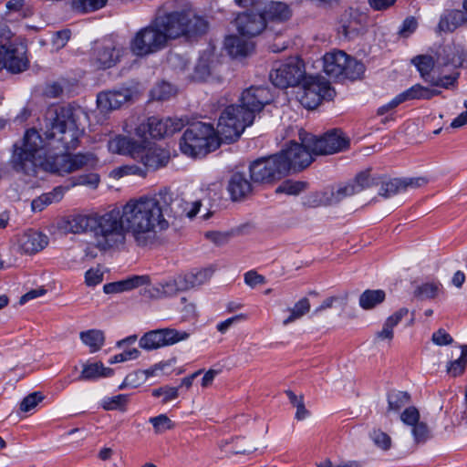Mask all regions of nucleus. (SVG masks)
<instances>
[{"label":"nucleus","instance_id":"obj_28","mask_svg":"<svg viewBox=\"0 0 467 467\" xmlns=\"http://www.w3.org/2000/svg\"><path fill=\"white\" fill-rule=\"evenodd\" d=\"M245 36H229L224 40V47L233 57H244L250 55L254 48V42L244 38Z\"/></svg>","mask_w":467,"mask_h":467},{"label":"nucleus","instance_id":"obj_36","mask_svg":"<svg viewBox=\"0 0 467 467\" xmlns=\"http://www.w3.org/2000/svg\"><path fill=\"white\" fill-rule=\"evenodd\" d=\"M386 297L385 291L381 289L365 290L359 296V306L365 310H369L381 304Z\"/></svg>","mask_w":467,"mask_h":467},{"label":"nucleus","instance_id":"obj_24","mask_svg":"<svg viewBox=\"0 0 467 467\" xmlns=\"http://www.w3.org/2000/svg\"><path fill=\"white\" fill-rule=\"evenodd\" d=\"M185 123V120L182 118L169 117L159 119L157 117H150V125H151V138L161 139L165 136L172 135L181 130Z\"/></svg>","mask_w":467,"mask_h":467},{"label":"nucleus","instance_id":"obj_50","mask_svg":"<svg viewBox=\"0 0 467 467\" xmlns=\"http://www.w3.org/2000/svg\"><path fill=\"white\" fill-rule=\"evenodd\" d=\"M43 400L44 395L41 392L36 391L30 393L21 401L20 410L24 412H28L31 410L35 409L37 406V404L41 402Z\"/></svg>","mask_w":467,"mask_h":467},{"label":"nucleus","instance_id":"obj_30","mask_svg":"<svg viewBox=\"0 0 467 467\" xmlns=\"http://www.w3.org/2000/svg\"><path fill=\"white\" fill-rule=\"evenodd\" d=\"M149 283L150 277L148 275H135L126 280L106 284L103 286V290L106 294L120 293L143 285H148Z\"/></svg>","mask_w":467,"mask_h":467},{"label":"nucleus","instance_id":"obj_1","mask_svg":"<svg viewBox=\"0 0 467 467\" xmlns=\"http://www.w3.org/2000/svg\"><path fill=\"white\" fill-rule=\"evenodd\" d=\"M80 108L71 105L47 108L41 123V133L28 130L21 145H15L11 158L13 170L24 176L36 177L39 170L63 175L82 168L94 167L92 153L66 154L76 149L82 130Z\"/></svg>","mask_w":467,"mask_h":467},{"label":"nucleus","instance_id":"obj_38","mask_svg":"<svg viewBox=\"0 0 467 467\" xmlns=\"http://www.w3.org/2000/svg\"><path fill=\"white\" fill-rule=\"evenodd\" d=\"M62 189L59 187L55 188L52 192L44 193L39 197L34 199L31 203V208L34 212H41L52 202L60 201L62 199Z\"/></svg>","mask_w":467,"mask_h":467},{"label":"nucleus","instance_id":"obj_55","mask_svg":"<svg viewBox=\"0 0 467 467\" xmlns=\"http://www.w3.org/2000/svg\"><path fill=\"white\" fill-rule=\"evenodd\" d=\"M204 236L206 239L211 241L216 245H224L227 244L232 236V234L228 232H216V231H210L206 232L204 234Z\"/></svg>","mask_w":467,"mask_h":467},{"label":"nucleus","instance_id":"obj_9","mask_svg":"<svg viewBox=\"0 0 467 467\" xmlns=\"http://www.w3.org/2000/svg\"><path fill=\"white\" fill-rule=\"evenodd\" d=\"M334 96L335 90L329 82L319 76L306 77L298 91L299 102L309 109H316L323 99H332Z\"/></svg>","mask_w":467,"mask_h":467},{"label":"nucleus","instance_id":"obj_39","mask_svg":"<svg viewBox=\"0 0 467 467\" xmlns=\"http://www.w3.org/2000/svg\"><path fill=\"white\" fill-rule=\"evenodd\" d=\"M82 342L90 348L91 352L99 350L105 341V337L102 331L98 329H90L80 333Z\"/></svg>","mask_w":467,"mask_h":467},{"label":"nucleus","instance_id":"obj_52","mask_svg":"<svg viewBox=\"0 0 467 467\" xmlns=\"http://www.w3.org/2000/svg\"><path fill=\"white\" fill-rule=\"evenodd\" d=\"M174 92V88L171 84L162 82L152 90V96L158 100H165L171 97Z\"/></svg>","mask_w":467,"mask_h":467},{"label":"nucleus","instance_id":"obj_64","mask_svg":"<svg viewBox=\"0 0 467 467\" xmlns=\"http://www.w3.org/2000/svg\"><path fill=\"white\" fill-rule=\"evenodd\" d=\"M317 467H363L361 462L358 461H344L338 464H333L329 459H326L324 462L317 464Z\"/></svg>","mask_w":467,"mask_h":467},{"label":"nucleus","instance_id":"obj_47","mask_svg":"<svg viewBox=\"0 0 467 467\" xmlns=\"http://www.w3.org/2000/svg\"><path fill=\"white\" fill-rule=\"evenodd\" d=\"M149 421L152 424L156 434L163 433L174 427L173 422L166 414H160L156 417H151Z\"/></svg>","mask_w":467,"mask_h":467},{"label":"nucleus","instance_id":"obj_23","mask_svg":"<svg viewBox=\"0 0 467 467\" xmlns=\"http://www.w3.org/2000/svg\"><path fill=\"white\" fill-rule=\"evenodd\" d=\"M137 161H140L148 170H158L167 165L170 161V152L159 147L146 148L141 143Z\"/></svg>","mask_w":467,"mask_h":467},{"label":"nucleus","instance_id":"obj_59","mask_svg":"<svg viewBox=\"0 0 467 467\" xmlns=\"http://www.w3.org/2000/svg\"><path fill=\"white\" fill-rule=\"evenodd\" d=\"M135 134L141 140L139 141L145 145L148 135L151 137V125H150V118L147 121L140 123L135 129Z\"/></svg>","mask_w":467,"mask_h":467},{"label":"nucleus","instance_id":"obj_16","mask_svg":"<svg viewBox=\"0 0 467 467\" xmlns=\"http://www.w3.org/2000/svg\"><path fill=\"white\" fill-rule=\"evenodd\" d=\"M273 95L270 90L262 86L250 87L245 89L239 99V107H242L246 112H250L254 119L256 114L261 112L265 105L271 103Z\"/></svg>","mask_w":467,"mask_h":467},{"label":"nucleus","instance_id":"obj_8","mask_svg":"<svg viewBox=\"0 0 467 467\" xmlns=\"http://www.w3.org/2000/svg\"><path fill=\"white\" fill-rule=\"evenodd\" d=\"M167 45L165 34L156 26L154 17L148 26L134 34L130 40L129 47L134 56L144 57L164 49Z\"/></svg>","mask_w":467,"mask_h":467},{"label":"nucleus","instance_id":"obj_7","mask_svg":"<svg viewBox=\"0 0 467 467\" xmlns=\"http://www.w3.org/2000/svg\"><path fill=\"white\" fill-rule=\"evenodd\" d=\"M323 71L335 80H356L364 72V65L342 50H333L323 56Z\"/></svg>","mask_w":467,"mask_h":467},{"label":"nucleus","instance_id":"obj_15","mask_svg":"<svg viewBox=\"0 0 467 467\" xmlns=\"http://www.w3.org/2000/svg\"><path fill=\"white\" fill-rule=\"evenodd\" d=\"M27 48L22 43L8 42L0 45V70L6 68L13 74L27 69L29 61Z\"/></svg>","mask_w":467,"mask_h":467},{"label":"nucleus","instance_id":"obj_11","mask_svg":"<svg viewBox=\"0 0 467 467\" xmlns=\"http://www.w3.org/2000/svg\"><path fill=\"white\" fill-rule=\"evenodd\" d=\"M305 145L311 149L314 155H328L341 151L348 147V140L338 130H332L321 137L307 134L304 137Z\"/></svg>","mask_w":467,"mask_h":467},{"label":"nucleus","instance_id":"obj_46","mask_svg":"<svg viewBox=\"0 0 467 467\" xmlns=\"http://www.w3.org/2000/svg\"><path fill=\"white\" fill-rule=\"evenodd\" d=\"M404 191V184L401 182L400 179H393L388 182H384L379 189V195L384 198H389L397 193Z\"/></svg>","mask_w":467,"mask_h":467},{"label":"nucleus","instance_id":"obj_14","mask_svg":"<svg viewBox=\"0 0 467 467\" xmlns=\"http://www.w3.org/2000/svg\"><path fill=\"white\" fill-rule=\"evenodd\" d=\"M286 166L280 162L276 154L259 159L250 165V176L254 182H272L286 176Z\"/></svg>","mask_w":467,"mask_h":467},{"label":"nucleus","instance_id":"obj_26","mask_svg":"<svg viewBox=\"0 0 467 467\" xmlns=\"http://www.w3.org/2000/svg\"><path fill=\"white\" fill-rule=\"evenodd\" d=\"M108 148L112 153L128 155L137 160L141 150V143L131 138L119 135L109 140Z\"/></svg>","mask_w":467,"mask_h":467},{"label":"nucleus","instance_id":"obj_61","mask_svg":"<svg viewBox=\"0 0 467 467\" xmlns=\"http://www.w3.org/2000/svg\"><path fill=\"white\" fill-rule=\"evenodd\" d=\"M432 342L438 346H445L452 343L453 339L444 329L440 328L432 335Z\"/></svg>","mask_w":467,"mask_h":467},{"label":"nucleus","instance_id":"obj_34","mask_svg":"<svg viewBox=\"0 0 467 467\" xmlns=\"http://www.w3.org/2000/svg\"><path fill=\"white\" fill-rule=\"evenodd\" d=\"M113 370L109 368H105L101 362L85 365L78 377V380H94L99 378L110 377Z\"/></svg>","mask_w":467,"mask_h":467},{"label":"nucleus","instance_id":"obj_58","mask_svg":"<svg viewBox=\"0 0 467 467\" xmlns=\"http://www.w3.org/2000/svg\"><path fill=\"white\" fill-rule=\"evenodd\" d=\"M418 22L414 17H407L401 24L398 34L400 35V36L406 38L416 30Z\"/></svg>","mask_w":467,"mask_h":467},{"label":"nucleus","instance_id":"obj_54","mask_svg":"<svg viewBox=\"0 0 467 467\" xmlns=\"http://www.w3.org/2000/svg\"><path fill=\"white\" fill-rule=\"evenodd\" d=\"M140 352L139 349L133 348L129 349H124L123 352L115 355L109 359L110 364L125 362L128 360L136 359L140 356Z\"/></svg>","mask_w":467,"mask_h":467},{"label":"nucleus","instance_id":"obj_21","mask_svg":"<svg viewBox=\"0 0 467 467\" xmlns=\"http://www.w3.org/2000/svg\"><path fill=\"white\" fill-rule=\"evenodd\" d=\"M237 30L242 36L253 37L259 35L265 27V18L262 14L245 12L235 18Z\"/></svg>","mask_w":467,"mask_h":467},{"label":"nucleus","instance_id":"obj_51","mask_svg":"<svg viewBox=\"0 0 467 467\" xmlns=\"http://www.w3.org/2000/svg\"><path fill=\"white\" fill-rule=\"evenodd\" d=\"M147 376H148V371H143V372L135 371V372H131V373H130V374H128L126 376L124 381L119 386V389H122L125 387L137 388L145 380Z\"/></svg>","mask_w":467,"mask_h":467},{"label":"nucleus","instance_id":"obj_33","mask_svg":"<svg viewBox=\"0 0 467 467\" xmlns=\"http://www.w3.org/2000/svg\"><path fill=\"white\" fill-rule=\"evenodd\" d=\"M464 21V14L460 10H447L440 18L438 32H452Z\"/></svg>","mask_w":467,"mask_h":467},{"label":"nucleus","instance_id":"obj_44","mask_svg":"<svg viewBox=\"0 0 467 467\" xmlns=\"http://www.w3.org/2000/svg\"><path fill=\"white\" fill-rule=\"evenodd\" d=\"M128 400V395L119 394L114 397L105 398L101 402V406L105 410H119L125 411Z\"/></svg>","mask_w":467,"mask_h":467},{"label":"nucleus","instance_id":"obj_42","mask_svg":"<svg viewBox=\"0 0 467 467\" xmlns=\"http://www.w3.org/2000/svg\"><path fill=\"white\" fill-rule=\"evenodd\" d=\"M212 273L213 272L210 269H201L183 274L184 280L187 282L186 285L188 290L201 285L208 281L212 275Z\"/></svg>","mask_w":467,"mask_h":467},{"label":"nucleus","instance_id":"obj_31","mask_svg":"<svg viewBox=\"0 0 467 467\" xmlns=\"http://www.w3.org/2000/svg\"><path fill=\"white\" fill-rule=\"evenodd\" d=\"M265 18V24L268 22H285L291 16L289 7L281 2H271L262 14Z\"/></svg>","mask_w":467,"mask_h":467},{"label":"nucleus","instance_id":"obj_41","mask_svg":"<svg viewBox=\"0 0 467 467\" xmlns=\"http://www.w3.org/2000/svg\"><path fill=\"white\" fill-rule=\"evenodd\" d=\"M442 285L439 282L424 283L414 290V296L420 299H433L441 292Z\"/></svg>","mask_w":467,"mask_h":467},{"label":"nucleus","instance_id":"obj_27","mask_svg":"<svg viewBox=\"0 0 467 467\" xmlns=\"http://www.w3.org/2000/svg\"><path fill=\"white\" fill-rule=\"evenodd\" d=\"M19 249L28 254L38 253L48 244L47 237L36 231H27L18 236Z\"/></svg>","mask_w":467,"mask_h":467},{"label":"nucleus","instance_id":"obj_48","mask_svg":"<svg viewBox=\"0 0 467 467\" xmlns=\"http://www.w3.org/2000/svg\"><path fill=\"white\" fill-rule=\"evenodd\" d=\"M306 186L303 182L285 181L275 190L277 193H286L289 195H296L303 192Z\"/></svg>","mask_w":467,"mask_h":467},{"label":"nucleus","instance_id":"obj_56","mask_svg":"<svg viewBox=\"0 0 467 467\" xmlns=\"http://www.w3.org/2000/svg\"><path fill=\"white\" fill-rule=\"evenodd\" d=\"M152 396L158 398L163 396V403H166L178 397V389L174 387H163L152 390Z\"/></svg>","mask_w":467,"mask_h":467},{"label":"nucleus","instance_id":"obj_3","mask_svg":"<svg viewBox=\"0 0 467 467\" xmlns=\"http://www.w3.org/2000/svg\"><path fill=\"white\" fill-rule=\"evenodd\" d=\"M154 17L168 42L180 37L195 39L209 30L207 19L191 9L171 10L165 4L157 9Z\"/></svg>","mask_w":467,"mask_h":467},{"label":"nucleus","instance_id":"obj_37","mask_svg":"<svg viewBox=\"0 0 467 467\" xmlns=\"http://www.w3.org/2000/svg\"><path fill=\"white\" fill-rule=\"evenodd\" d=\"M440 94L441 91L438 89H431L419 84L412 86L401 93L404 101L410 99H431Z\"/></svg>","mask_w":467,"mask_h":467},{"label":"nucleus","instance_id":"obj_63","mask_svg":"<svg viewBox=\"0 0 467 467\" xmlns=\"http://www.w3.org/2000/svg\"><path fill=\"white\" fill-rule=\"evenodd\" d=\"M70 38V31L69 30H61L57 31L54 34L52 37V42L54 47L57 49H60L66 46L67 41Z\"/></svg>","mask_w":467,"mask_h":467},{"label":"nucleus","instance_id":"obj_49","mask_svg":"<svg viewBox=\"0 0 467 467\" xmlns=\"http://www.w3.org/2000/svg\"><path fill=\"white\" fill-rule=\"evenodd\" d=\"M411 432L416 444L425 443L429 439L431 438L429 427L422 421L415 424L412 427Z\"/></svg>","mask_w":467,"mask_h":467},{"label":"nucleus","instance_id":"obj_45","mask_svg":"<svg viewBox=\"0 0 467 467\" xmlns=\"http://www.w3.org/2000/svg\"><path fill=\"white\" fill-rule=\"evenodd\" d=\"M369 438L374 445L382 451H389L391 447L392 442L390 436L380 429H373L369 432Z\"/></svg>","mask_w":467,"mask_h":467},{"label":"nucleus","instance_id":"obj_19","mask_svg":"<svg viewBox=\"0 0 467 467\" xmlns=\"http://www.w3.org/2000/svg\"><path fill=\"white\" fill-rule=\"evenodd\" d=\"M373 181L368 171L359 172L353 182L339 186L335 192H332L331 197L327 200V204L338 203L344 198L360 192L364 189L370 187L373 184Z\"/></svg>","mask_w":467,"mask_h":467},{"label":"nucleus","instance_id":"obj_6","mask_svg":"<svg viewBox=\"0 0 467 467\" xmlns=\"http://www.w3.org/2000/svg\"><path fill=\"white\" fill-rule=\"evenodd\" d=\"M254 119L237 104L226 107L220 115L215 130L221 141L233 142L253 124Z\"/></svg>","mask_w":467,"mask_h":467},{"label":"nucleus","instance_id":"obj_53","mask_svg":"<svg viewBox=\"0 0 467 467\" xmlns=\"http://www.w3.org/2000/svg\"><path fill=\"white\" fill-rule=\"evenodd\" d=\"M99 183V176L97 173H88L78 175L74 178V185H85L91 188H97Z\"/></svg>","mask_w":467,"mask_h":467},{"label":"nucleus","instance_id":"obj_10","mask_svg":"<svg viewBox=\"0 0 467 467\" xmlns=\"http://www.w3.org/2000/svg\"><path fill=\"white\" fill-rule=\"evenodd\" d=\"M305 78V65L298 57L275 64L269 74L273 85L280 88L297 86Z\"/></svg>","mask_w":467,"mask_h":467},{"label":"nucleus","instance_id":"obj_2","mask_svg":"<svg viewBox=\"0 0 467 467\" xmlns=\"http://www.w3.org/2000/svg\"><path fill=\"white\" fill-rule=\"evenodd\" d=\"M173 201L172 192L164 188L151 195L130 199L120 208L108 211L111 249L124 245L127 234L138 246L151 244L157 233L169 227Z\"/></svg>","mask_w":467,"mask_h":467},{"label":"nucleus","instance_id":"obj_4","mask_svg":"<svg viewBox=\"0 0 467 467\" xmlns=\"http://www.w3.org/2000/svg\"><path fill=\"white\" fill-rule=\"evenodd\" d=\"M108 213L89 215L78 214L65 218L60 223V229L65 233L82 234L90 232L94 246L100 251L111 249Z\"/></svg>","mask_w":467,"mask_h":467},{"label":"nucleus","instance_id":"obj_29","mask_svg":"<svg viewBox=\"0 0 467 467\" xmlns=\"http://www.w3.org/2000/svg\"><path fill=\"white\" fill-rule=\"evenodd\" d=\"M228 192L234 201H240L252 192V183L245 174L234 172L228 182Z\"/></svg>","mask_w":467,"mask_h":467},{"label":"nucleus","instance_id":"obj_18","mask_svg":"<svg viewBox=\"0 0 467 467\" xmlns=\"http://www.w3.org/2000/svg\"><path fill=\"white\" fill-rule=\"evenodd\" d=\"M367 16L358 9L346 10L339 20V32L345 38L353 39L365 31Z\"/></svg>","mask_w":467,"mask_h":467},{"label":"nucleus","instance_id":"obj_35","mask_svg":"<svg viewBox=\"0 0 467 467\" xmlns=\"http://www.w3.org/2000/svg\"><path fill=\"white\" fill-rule=\"evenodd\" d=\"M213 68V56L210 52H204L201 55L194 67L193 78L196 80H205L211 75Z\"/></svg>","mask_w":467,"mask_h":467},{"label":"nucleus","instance_id":"obj_40","mask_svg":"<svg viewBox=\"0 0 467 467\" xmlns=\"http://www.w3.org/2000/svg\"><path fill=\"white\" fill-rule=\"evenodd\" d=\"M310 310V302L306 297L297 301L292 308H288L290 315L283 321L284 326H287L296 320L301 318Z\"/></svg>","mask_w":467,"mask_h":467},{"label":"nucleus","instance_id":"obj_60","mask_svg":"<svg viewBox=\"0 0 467 467\" xmlns=\"http://www.w3.org/2000/svg\"><path fill=\"white\" fill-rule=\"evenodd\" d=\"M103 273L99 269L91 268L85 274V282L88 286H94L101 283Z\"/></svg>","mask_w":467,"mask_h":467},{"label":"nucleus","instance_id":"obj_20","mask_svg":"<svg viewBox=\"0 0 467 467\" xmlns=\"http://www.w3.org/2000/svg\"><path fill=\"white\" fill-rule=\"evenodd\" d=\"M412 62L417 67L421 77L432 86L449 88L456 83V76L448 75L439 78L430 76V72L434 66L433 58L431 56H418L412 59Z\"/></svg>","mask_w":467,"mask_h":467},{"label":"nucleus","instance_id":"obj_62","mask_svg":"<svg viewBox=\"0 0 467 467\" xmlns=\"http://www.w3.org/2000/svg\"><path fill=\"white\" fill-rule=\"evenodd\" d=\"M466 364V358H459L456 360L450 362L449 366L447 367V371L451 376L456 377L464 371Z\"/></svg>","mask_w":467,"mask_h":467},{"label":"nucleus","instance_id":"obj_17","mask_svg":"<svg viewBox=\"0 0 467 467\" xmlns=\"http://www.w3.org/2000/svg\"><path fill=\"white\" fill-rule=\"evenodd\" d=\"M123 52L122 47H117L111 41L95 43L92 49V63L98 68H109L119 61Z\"/></svg>","mask_w":467,"mask_h":467},{"label":"nucleus","instance_id":"obj_32","mask_svg":"<svg viewBox=\"0 0 467 467\" xmlns=\"http://www.w3.org/2000/svg\"><path fill=\"white\" fill-rule=\"evenodd\" d=\"M408 313L409 310L403 307L389 317L386 319L382 329L376 333V338L390 342L394 337L393 328L408 315Z\"/></svg>","mask_w":467,"mask_h":467},{"label":"nucleus","instance_id":"obj_13","mask_svg":"<svg viewBox=\"0 0 467 467\" xmlns=\"http://www.w3.org/2000/svg\"><path fill=\"white\" fill-rule=\"evenodd\" d=\"M190 335L187 331L175 328H160L145 333L140 337L139 345L145 350H153L187 340Z\"/></svg>","mask_w":467,"mask_h":467},{"label":"nucleus","instance_id":"obj_57","mask_svg":"<svg viewBox=\"0 0 467 467\" xmlns=\"http://www.w3.org/2000/svg\"><path fill=\"white\" fill-rule=\"evenodd\" d=\"M401 420L411 427L420 422V413L415 407L407 408L400 415Z\"/></svg>","mask_w":467,"mask_h":467},{"label":"nucleus","instance_id":"obj_43","mask_svg":"<svg viewBox=\"0 0 467 467\" xmlns=\"http://www.w3.org/2000/svg\"><path fill=\"white\" fill-rule=\"evenodd\" d=\"M410 402V395L405 391L393 390L388 394V410L399 411Z\"/></svg>","mask_w":467,"mask_h":467},{"label":"nucleus","instance_id":"obj_12","mask_svg":"<svg viewBox=\"0 0 467 467\" xmlns=\"http://www.w3.org/2000/svg\"><path fill=\"white\" fill-rule=\"evenodd\" d=\"M302 143L292 141L276 155L280 157V162L286 167V174L292 171H300L309 166L314 161V152L305 145L304 137Z\"/></svg>","mask_w":467,"mask_h":467},{"label":"nucleus","instance_id":"obj_5","mask_svg":"<svg viewBox=\"0 0 467 467\" xmlns=\"http://www.w3.org/2000/svg\"><path fill=\"white\" fill-rule=\"evenodd\" d=\"M221 143L222 141L212 124L195 122L192 123L184 131L180 141V149L183 154L196 158L215 150Z\"/></svg>","mask_w":467,"mask_h":467},{"label":"nucleus","instance_id":"obj_22","mask_svg":"<svg viewBox=\"0 0 467 467\" xmlns=\"http://www.w3.org/2000/svg\"><path fill=\"white\" fill-rule=\"evenodd\" d=\"M131 96L132 91L130 88L101 92L97 97L98 108L102 112L118 109L128 102L131 99Z\"/></svg>","mask_w":467,"mask_h":467},{"label":"nucleus","instance_id":"obj_25","mask_svg":"<svg viewBox=\"0 0 467 467\" xmlns=\"http://www.w3.org/2000/svg\"><path fill=\"white\" fill-rule=\"evenodd\" d=\"M186 283L183 275H178L163 283H160L158 286L152 287L149 292L151 297H171L180 292L187 291L188 287Z\"/></svg>","mask_w":467,"mask_h":467}]
</instances>
